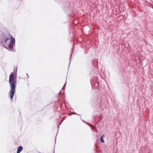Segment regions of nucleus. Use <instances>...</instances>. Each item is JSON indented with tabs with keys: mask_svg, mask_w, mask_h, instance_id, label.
Wrapping results in <instances>:
<instances>
[{
	"mask_svg": "<svg viewBox=\"0 0 153 153\" xmlns=\"http://www.w3.org/2000/svg\"><path fill=\"white\" fill-rule=\"evenodd\" d=\"M104 136V135H103L102 136H101V138H100L101 141L102 142V143H104V140L103 139V137Z\"/></svg>",
	"mask_w": 153,
	"mask_h": 153,
	"instance_id": "nucleus-4",
	"label": "nucleus"
},
{
	"mask_svg": "<svg viewBox=\"0 0 153 153\" xmlns=\"http://www.w3.org/2000/svg\"><path fill=\"white\" fill-rule=\"evenodd\" d=\"M91 126H92V128L93 129H94L95 128V126H94L93 125H91Z\"/></svg>",
	"mask_w": 153,
	"mask_h": 153,
	"instance_id": "nucleus-5",
	"label": "nucleus"
},
{
	"mask_svg": "<svg viewBox=\"0 0 153 153\" xmlns=\"http://www.w3.org/2000/svg\"><path fill=\"white\" fill-rule=\"evenodd\" d=\"M23 147L22 146H19L17 150V153H20Z\"/></svg>",
	"mask_w": 153,
	"mask_h": 153,
	"instance_id": "nucleus-3",
	"label": "nucleus"
},
{
	"mask_svg": "<svg viewBox=\"0 0 153 153\" xmlns=\"http://www.w3.org/2000/svg\"><path fill=\"white\" fill-rule=\"evenodd\" d=\"M96 132H97V129L96 130Z\"/></svg>",
	"mask_w": 153,
	"mask_h": 153,
	"instance_id": "nucleus-6",
	"label": "nucleus"
},
{
	"mask_svg": "<svg viewBox=\"0 0 153 153\" xmlns=\"http://www.w3.org/2000/svg\"><path fill=\"white\" fill-rule=\"evenodd\" d=\"M4 46L5 48L8 49H11L13 47V44H15V39L13 37L10 38H7L5 40Z\"/></svg>",
	"mask_w": 153,
	"mask_h": 153,
	"instance_id": "nucleus-2",
	"label": "nucleus"
},
{
	"mask_svg": "<svg viewBox=\"0 0 153 153\" xmlns=\"http://www.w3.org/2000/svg\"><path fill=\"white\" fill-rule=\"evenodd\" d=\"M9 82L11 88L10 96V99L12 100L14 95L15 88L16 84V82L14 79V73L13 72L11 73L10 75Z\"/></svg>",
	"mask_w": 153,
	"mask_h": 153,
	"instance_id": "nucleus-1",
	"label": "nucleus"
},
{
	"mask_svg": "<svg viewBox=\"0 0 153 153\" xmlns=\"http://www.w3.org/2000/svg\"><path fill=\"white\" fill-rule=\"evenodd\" d=\"M90 125L91 127H92V126H91V125Z\"/></svg>",
	"mask_w": 153,
	"mask_h": 153,
	"instance_id": "nucleus-7",
	"label": "nucleus"
}]
</instances>
